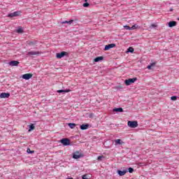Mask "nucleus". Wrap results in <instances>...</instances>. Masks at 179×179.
<instances>
[{
  "label": "nucleus",
  "instance_id": "obj_1",
  "mask_svg": "<svg viewBox=\"0 0 179 179\" xmlns=\"http://www.w3.org/2000/svg\"><path fill=\"white\" fill-rule=\"evenodd\" d=\"M136 80H138V78H129V79L126 80L124 81V83H125L126 86H129V85H132V83H135V82H136Z\"/></svg>",
  "mask_w": 179,
  "mask_h": 179
},
{
  "label": "nucleus",
  "instance_id": "obj_2",
  "mask_svg": "<svg viewBox=\"0 0 179 179\" xmlns=\"http://www.w3.org/2000/svg\"><path fill=\"white\" fill-rule=\"evenodd\" d=\"M128 127L130 128H137L138 127V122L137 121H129L127 122Z\"/></svg>",
  "mask_w": 179,
  "mask_h": 179
},
{
  "label": "nucleus",
  "instance_id": "obj_3",
  "mask_svg": "<svg viewBox=\"0 0 179 179\" xmlns=\"http://www.w3.org/2000/svg\"><path fill=\"white\" fill-rule=\"evenodd\" d=\"M66 55H68V52L63 51L59 53H57L56 58H57L58 59H61V58H64V57H65Z\"/></svg>",
  "mask_w": 179,
  "mask_h": 179
},
{
  "label": "nucleus",
  "instance_id": "obj_4",
  "mask_svg": "<svg viewBox=\"0 0 179 179\" xmlns=\"http://www.w3.org/2000/svg\"><path fill=\"white\" fill-rule=\"evenodd\" d=\"M61 143L64 146H69V145H71V141L69 138H62L61 140Z\"/></svg>",
  "mask_w": 179,
  "mask_h": 179
},
{
  "label": "nucleus",
  "instance_id": "obj_5",
  "mask_svg": "<svg viewBox=\"0 0 179 179\" xmlns=\"http://www.w3.org/2000/svg\"><path fill=\"white\" fill-rule=\"evenodd\" d=\"M80 157H83V155L79 152V151H76L73 155V159H80Z\"/></svg>",
  "mask_w": 179,
  "mask_h": 179
},
{
  "label": "nucleus",
  "instance_id": "obj_6",
  "mask_svg": "<svg viewBox=\"0 0 179 179\" xmlns=\"http://www.w3.org/2000/svg\"><path fill=\"white\" fill-rule=\"evenodd\" d=\"M33 78V74L31 73H26L22 76V79H25V80H29V79H31Z\"/></svg>",
  "mask_w": 179,
  "mask_h": 179
},
{
  "label": "nucleus",
  "instance_id": "obj_7",
  "mask_svg": "<svg viewBox=\"0 0 179 179\" xmlns=\"http://www.w3.org/2000/svg\"><path fill=\"white\" fill-rule=\"evenodd\" d=\"M10 94L6 92H2L0 94V99H9Z\"/></svg>",
  "mask_w": 179,
  "mask_h": 179
},
{
  "label": "nucleus",
  "instance_id": "obj_8",
  "mask_svg": "<svg viewBox=\"0 0 179 179\" xmlns=\"http://www.w3.org/2000/svg\"><path fill=\"white\" fill-rule=\"evenodd\" d=\"M114 47H115V43L108 44L105 46L104 50L105 51H108V50H110V48H114Z\"/></svg>",
  "mask_w": 179,
  "mask_h": 179
},
{
  "label": "nucleus",
  "instance_id": "obj_9",
  "mask_svg": "<svg viewBox=\"0 0 179 179\" xmlns=\"http://www.w3.org/2000/svg\"><path fill=\"white\" fill-rule=\"evenodd\" d=\"M40 54H41L40 51H30L28 52L27 55H40Z\"/></svg>",
  "mask_w": 179,
  "mask_h": 179
},
{
  "label": "nucleus",
  "instance_id": "obj_10",
  "mask_svg": "<svg viewBox=\"0 0 179 179\" xmlns=\"http://www.w3.org/2000/svg\"><path fill=\"white\" fill-rule=\"evenodd\" d=\"M128 173V170H124V171H120L117 170V174L120 176V177H122V176H125Z\"/></svg>",
  "mask_w": 179,
  "mask_h": 179
},
{
  "label": "nucleus",
  "instance_id": "obj_11",
  "mask_svg": "<svg viewBox=\"0 0 179 179\" xmlns=\"http://www.w3.org/2000/svg\"><path fill=\"white\" fill-rule=\"evenodd\" d=\"M20 62L18 61H11L9 62V65L10 66H17V65H19Z\"/></svg>",
  "mask_w": 179,
  "mask_h": 179
},
{
  "label": "nucleus",
  "instance_id": "obj_12",
  "mask_svg": "<svg viewBox=\"0 0 179 179\" xmlns=\"http://www.w3.org/2000/svg\"><path fill=\"white\" fill-rule=\"evenodd\" d=\"M115 145L117 146L118 145H123L124 142L121 141V139H116L114 141Z\"/></svg>",
  "mask_w": 179,
  "mask_h": 179
},
{
  "label": "nucleus",
  "instance_id": "obj_13",
  "mask_svg": "<svg viewBox=\"0 0 179 179\" xmlns=\"http://www.w3.org/2000/svg\"><path fill=\"white\" fill-rule=\"evenodd\" d=\"M20 13L17 11H15L13 13L8 15V17H15V16H19Z\"/></svg>",
  "mask_w": 179,
  "mask_h": 179
},
{
  "label": "nucleus",
  "instance_id": "obj_14",
  "mask_svg": "<svg viewBox=\"0 0 179 179\" xmlns=\"http://www.w3.org/2000/svg\"><path fill=\"white\" fill-rule=\"evenodd\" d=\"M175 26H177V22L171 21L169 22V27H174Z\"/></svg>",
  "mask_w": 179,
  "mask_h": 179
},
{
  "label": "nucleus",
  "instance_id": "obj_15",
  "mask_svg": "<svg viewBox=\"0 0 179 179\" xmlns=\"http://www.w3.org/2000/svg\"><path fill=\"white\" fill-rule=\"evenodd\" d=\"M80 128L83 131H85V129H87V128H89V124H81Z\"/></svg>",
  "mask_w": 179,
  "mask_h": 179
},
{
  "label": "nucleus",
  "instance_id": "obj_16",
  "mask_svg": "<svg viewBox=\"0 0 179 179\" xmlns=\"http://www.w3.org/2000/svg\"><path fill=\"white\" fill-rule=\"evenodd\" d=\"M71 90H57V93H69Z\"/></svg>",
  "mask_w": 179,
  "mask_h": 179
},
{
  "label": "nucleus",
  "instance_id": "obj_17",
  "mask_svg": "<svg viewBox=\"0 0 179 179\" xmlns=\"http://www.w3.org/2000/svg\"><path fill=\"white\" fill-rule=\"evenodd\" d=\"M103 57H98L94 59V62H100V61H103Z\"/></svg>",
  "mask_w": 179,
  "mask_h": 179
},
{
  "label": "nucleus",
  "instance_id": "obj_18",
  "mask_svg": "<svg viewBox=\"0 0 179 179\" xmlns=\"http://www.w3.org/2000/svg\"><path fill=\"white\" fill-rule=\"evenodd\" d=\"M113 111L116 113H122V111H124V109H122V108H117L113 109Z\"/></svg>",
  "mask_w": 179,
  "mask_h": 179
},
{
  "label": "nucleus",
  "instance_id": "obj_19",
  "mask_svg": "<svg viewBox=\"0 0 179 179\" xmlns=\"http://www.w3.org/2000/svg\"><path fill=\"white\" fill-rule=\"evenodd\" d=\"M68 126L69 127V128H71V129H73L75 128V127H76V124H75V123H69Z\"/></svg>",
  "mask_w": 179,
  "mask_h": 179
},
{
  "label": "nucleus",
  "instance_id": "obj_20",
  "mask_svg": "<svg viewBox=\"0 0 179 179\" xmlns=\"http://www.w3.org/2000/svg\"><path fill=\"white\" fill-rule=\"evenodd\" d=\"M37 44V41H28L27 45H36Z\"/></svg>",
  "mask_w": 179,
  "mask_h": 179
},
{
  "label": "nucleus",
  "instance_id": "obj_21",
  "mask_svg": "<svg viewBox=\"0 0 179 179\" xmlns=\"http://www.w3.org/2000/svg\"><path fill=\"white\" fill-rule=\"evenodd\" d=\"M62 23V24H65V23H67L69 24H72V23H73V20H71L70 21H64Z\"/></svg>",
  "mask_w": 179,
  "mask_h": 179
},
{
  "label": "nucleus",
  "instance_id": "obj_22",
  "mask_svg": "<svg viewBox=\"0 0 179 179\" xmlns=\"http://www.w3.org/2000/svg\"><path fill=\"white\" fill-rule=\"evenodd\" d=\"M138 27H139L138 24H134L130 28H131V30H136V29H138Z\"/></svg>",
  "mask_w": 179,
  "mask_h": 179
},
{
  "label": "nucleus",
  "instance_id": "obj_23",
  "mask_svg": "<svg viewBox=\"0 0 179 179\" xmlns=\"http://www.w3.org/2000/svg\"><path fill=\"white\" fill-rule=\"evenodd\" d=\"M156 65V63H152L151 64L148 65L147 66L148 69H152V66H155Z\"/></svg>",
  "mask_w": 179,
  "mask_h": 179
},
{
  "label": "nucleus",
  "instance_id": "obj_24",
  "mask_svg": "<svg viewBox=\"0 0 179 179\" xmlns=\"http://www.w3.org/2000/svg\"><path fill=\"white\" fill-rule=\"evenodd\" d=\"M103 159H106V157L101 155V156L98 157L97 160H99V162H101V160H103Z\"/></svg>",
  "mask_w": 179,
  "mask_h": 179
},
{
  "label": "nucleus",
  "instance_id": "obj_25",
  "mask_svg": "<svg viewBox=\"0 0 179 179\" xmlns=\"http://www.w3.org/2000/svg\"><path fill=\"white\" fill-rule=\"evenodd\" d=\"M34 128H35L34 124H31L29 126V132H30V131H33V129H34Z\"/></svg>",
  "mask_w": 179,
  "mask_h": 179
},
{
  "label": "nucleus",
  "instance_id": "obj_26",
  "mask_svg": "<svg viewBox=\"0 0 179 179\" xmlns=\"http://www.w3.org/2000/svg\"><path fill=\"white\" fill-rule=\"evenodd\" d=\"M17 33H19V34H22V33H23V29H22V28H18L17 29V31H16Z\"/></svg>",
  "mask_w": 179,
  "mask_h": 179
},
{
  "label": "nucleus",
  "instance_id": "obj_27",
  "mask_svg": "<svg viewBox=\"0 0 179 179\" xmlns=\"http://www.w3.org/2000/svg\"><path fill=\"white\" fill-rule=\"evenodd\" d=\"M127 51H128L129 52H134V48H131V47L127 49Z\"/></svg>",
  "mask_w": 179,
  "mask_h": 179
},
{
  "label": "nucleus",
  "instance_id": "obj_28",
  "mask_svg": "<svg viewBox=\"0 0 179 179\" xmlns=\"http://www.w3.org/2000/svg\"><path fill=\"white\" fill-rule=\"evenodd\" d=\"M124 28L126 29V30H131V27H129L128 25H124Z\"/></svg>",
  "mask_w": 179,
  "mask_h": 179
},
{
  "label": "nucleus",
  "instance_id": "obj_29",
  "mask_svg": "<svg viewBox=\"0 0 179 179\" xmlns=\"http://www.w3.org/2000/svg\"><path fill=\"white\" fill-rule=\"evenodd\" d=\"M171 99L173 100V101H176V100H177V96H171Z\"/></svg>",
  "mask_w": 179,
  "mask_h": 179
},
{
  "label": "nucleus",
  "instance_id": "obj_30",
  "mask_svg": "<svg viewBox=\"0 0 179 179\" xmlns=\"http://www.w3.org/2000/svg\"><path fill=\"white\" fill-rule=\"evenodd\" d=\"M27 153H34V151H31V150H30V148H28V149L27 150Z\"/></svg>",
  "mask_w": 179,
  "mask_h": 179
},
{
  "label": "nucleus",
  "instance_id": "obj_31",
  "mask_svg": "<svg viewBox=\"0 0 179 179\" xmlns=\"http://www.w3.org/2000/svg\"><path fill=\"white\" fill-rule=\"evenodd\" d=\"M127 171H129V173H134V169L132 168H129Z\"/></svg>",
  "mask_w": 179,
  "mask_h": 179
},
{
  "label": "nucleus",
  "instance_id": "obj_32",
  "mask_svg": "<svg viewBox=\"0 0 179 179\" xmlns=\"http://www.w3.org/2000/svg\"><path fill=\"white\" fill-rule=\"evenodd\" d=\"M89 3H85L84 4H83V6H84V8H87V6H89Z\"/></svg>",
  "mask_w": 179,
  "mask_h": 179
},
{
  "label": "nucleus",
  "instance_id": "obj_33",
  "mask_svg": "<svg viewBox=\"0 0 179 179\" xmlns=\"http://www.w3.org/2000/svg\"><path fill=\"white\" fill-rule=\"evenodd\" d=\"M83 179H88L87 175L83 176Z\"/></svg>",
  "mask_w": 179,
  "mask_h": 179
},
{
  "label": "nucleus",
  "instance_id": "obj_34",
  "mask_svg": "<svg viewBox=\"0 0 179 179\" xmlns=\"http://www.w3.org/2000/svg\"><path fill=\"white\" fill-rule=\"evenodd\" d=\"M151 27H156V24H151Z\"/></svg>",
  "mask_w": 179,
  "mask_h": 179
},
{
  "label": "nucleus",
  "instance_id": "obj_35",
  "mask_svg": "<svg viewBox=\"0 0 179 179\" xmlns=\"http://www.w3.org/2000/svg\"><path fill=\"white\" fill-rule=\"evenodd\" d=\"M85 2H87V0H85Z\"/></svg>",
  "mask_w": 179,
  "mask_h": 179
}]
</instances>
